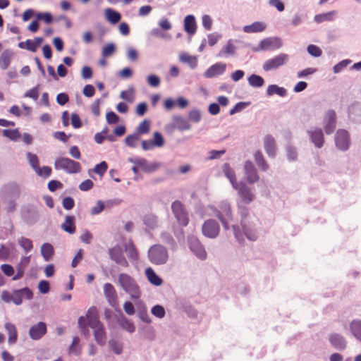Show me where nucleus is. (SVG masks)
Returning <instances> with one entry per match:
<instances>
[{"mask_svg": "<svg viewBox=\"0 0 361 361\" xmlns=\"http://www.w3.org/2000/svg\"><path fill=\"white\" fill-rule=\"evenodd\" d=\"M245 177L247 182L253 184L259 180L257 169L250 161H246L244 164Z\"/></svg>", "mask_w": 361, "mask_h": 361, "instance_id": "dca6fc26", "label": "nucleus"}, {"mask_svg": "<svg viewBox=\"0 0 361 361\" xmlns=\"http://www.w3.org/2000/svg\"><path fill=\"white\" fill-rule=\"evenodd\" d=\"M54 167L56 170L61 169L68 173H79L81 166L79 162L69 158L59 157L54 162Z\"/></svg>", "mask_w": 361, "mask_h": 361, "instance_id": "39448f33", "label": "nucleus"}, {"mask_svg": "<svg viewBox=\"0 0 361 361\" xmlns=\"http://www.w3.org/2000/svg\"><path fill=\"white\" fill-rule=\"evenodd\" d=\"M308 53L314 57H319L322 55V50L316 45L310 44L307 47Z\"/></svg>", "mask_w": 361, "mask_h": 361, "instance_id": "13d9d810", "label": "nucleus"}, {"mask_svg": "<svg viewBox=\"0 0 361 361\" xmlns=\"http://www.w3.org/2000/svg\"><path fill=\"white\" fill-rule=\"evenodd\" d=\"M350 329L355 337L361 341V322L353 321L350 324Z\"/></svg>", "mask_w": 361, "mask_h": 361, "instance_id": "a19ab883", "label": "nucleus"}, {"mask_svg": "<svg viewBox=\"0 0 361 361\" xmlns=\"http://www.w3.org/2000/svg\"><path fill=\"white\" fill-rule=\"evenodd\" d=\"M3 135L13 141H17L21 137L18 129H5L3 130Z\"/></svg>", "mask_w": 361, "mask_h": 361, "instance_id": "e433bc0d", "label": "nucleus"}, {"mask_svg": "<svg viewBox=\"0 0 361 361\" xmlns=\"http://www.w3.org/2000/svg\"><path fill=\"white\" fill-rule=\"evenodd\" d=\"M336 124V114L334 110H329L325 114L323 119V127L326 134L330 135L334 133Z\"/></svg>", "mask_w": 361, "mask_h": 361, "instance_id": "ddd939ff", "label": "nucleus"}, {"mask_svg": "<svg viewBox=\"0 0 361 361\" xmlns=\"http://www.w3.org/2000/svg\"><path fill=\"white\" fill-rule=\"evenodd\" d=\"M308 134L316 147L321 148L324 145V137L321 128H315L308 131Z\"/></svg>", "mask_w": 361, "mask_h": 361, "instance_id": "aec40b11", "label": "nucleus"}, {"mask_svg": "<svg viewBox=\"0 0 361 361\" xmlns=\"http://www.w3.org/2000/svg\"><path fill=\"white\" fill-rule=\"evenodd\" d=\"M238 191V195L245 204H250L254 199V194L251 189L243 182H239L233 187Z\"/></svg>", "mask_w": 361, "mask_h": 361, "instance_id": "4468645a", "label": "nucleus"}, {"mask_svg": "<svg viewBox=\"0 0 361 361\" xmlns=\"http://www.w3.org/2000/svg\"><path fill=\"white\" fill-rule=\"evenodd\" d=\"M29 262L30 257H25L21 259L20 262L16 267L17 272L16 274L13 276V280L16 281L23 276L25 267L29 264Z\"/></svg>", "mask_w": 361, "mask_h": 361, "instance_id": "a878e982", "label": "nucleus"}, {"mask_svg": "<svg viewBox=\"0 0 361 361\" xmlns=\"http://www.w3.org/2000/svg\"><path fill=\"white\" fill-rule=\"evenodd\" d=\"M288 61V54L284 53L279 54V55L266 61L263 64V69L265 71L275 70L284 65Z\"/></svg>", "mask_w": 361, "mask_h": 361, "instance_id": "9d476101", "label": "nucleus"}, {"mask_svg": "<svg viewBox=\"0 0 361 361\" xmlns=\"http://www.w3.org/2000/svg\"><path fill=\"white\" fill-rule=\"evenodd\" d=\"M235 52V48L230 42L227 43L223 48L219 51L218 54L219 57H227L228 55H232Z\"/></svg>", "mask_w": 361, "mask_h": 361, "instance_id": "58836bf2", "label": "nucleus"}, {"mask_svg": "<svg viewBox=\"0 0 361 361\" xmlns=\"http://www.w3.org/2000/svg\"><path fill=\"white\" fill-rule=\"evenodd\" d=\"M18 244L25 252H29L33 247L32 240L25 237L18 239Z\"/></svg>", "mask_w": 361, "mask_h": 361, "instance_id": "79ce46f5", "label": "nucleus"}, {"mask_svg": "<svg viewBox=\"0 0 361 361\" xmlns=\"http://www.w3.org/2000/svg\"><path fill=\"white\" fill-rule=\"evenodd\" d=\"M202 118L201 111L197 109H191L188 112V120L194 123H199Z\"/></svg>", "mask_w": 361, "mask_h": 361, "instance_id": "49530a36", "label": "nucleus"}, {"mask_svg": "<svg viewBox=\"0 0 361 361\" xmlns=\"http://www.w3.org/2000/svg\"><path fill=\"white\" fill-rule=\"evenodd\" d=\"M107 169V164L104 161L94 166V171L96 173L102 176L106 171Z\"/></svg>", "mask_w": 361, "mask_h": 361, "instance_id": "4d7b16f0", "label": "nucleus"}, {"mask_svg": "<svg viewBox=\"0 0 361 361\" xmlns=\"http://www.w3.org/2000/svg\"><path fill=\"white\" fill-rule=\"evenodd\" d=\"M41 253L44 259L46 261H49L54 254L52 245L49 243H44L41 247Z\"/></svg>", "mask_w": 361, "mask_h": 361, "instance_id": "f704fd0d", "label": "nucleus"}, {"mask_svg": "<svg viewBox=\"0 0 361 361\" xmlns=\"http://www.w3.org/2000/svg\"><path fill=\"white\" fill-rule=\"evenodd\" d=\"M223 171L224 175L228 178L230 180L233 188L235 186V185L238 184L239 182L236 180V176L234 171L230 167L228 164H225L223 166Z\"/></svg>", "mask_w": 361, "mask_h": 361, "instance_id": "473e14b6", "label": "nucleus"}, {"mask_svg": "<svg viewBox=\"0 0 361 361\" xmlns=\"http://www.w3.org/2000/svg\"><path fill=\"white\" fill-rule=\"evenodd\" d=\"M154 147H161L164 145V139L162 135L156 131L153 135V140H152Z\"/></svg>", "mask_w": 361, "mask_h": 361, "instance_id": "3c124183", "label": "nucleus"}, {"mask_svg": "<svg viewBox=\"0 0 361 361\" xmlns=\"http://www.w3.org/2000/svg\"><path fill=\"white\" fill-rule=\"evenodd\" d=\"M105 19L109 23H118L121 18V14L116 10L108 8L104 11Z\"/></svg>", "mask_w": 361, "mask_h": 361, "instance_id": "393cba45", "label": "nucleus"}, {"mask_svg": "<svg viewBox=\"0 0 361 361\" xmlns=\"http://www.w3.org/2000/svg\"><path fill=\"white\" fill-rule=\"evenodd\" d=\"M128 161L135 165L139 166L143 172L151 173L157 170L160 167L158 163H150L143 158L135 157L129 158Z\"/></svg>", "mask_w": 361, "mask_h": 361, "instance_id": "9b49d317", "label": "nucleus"}, {"mask_svg": "<svg viewBox=\"0 0 361 361\" xmlns=\"http://www.w3.org/2000/svg\"><path fill=\"white\" fill-rule=\"evenodd\" d=\"M140 140V136L136 133L132 135H128L126 139V143L128 147H135L136 142Z\"/></svg>", "mask_w": 361, "mask_h": 361, "instance_id": "603ef678", "label": "nucleus"}, {"mask_svg": "<svg viewBox=\"0 0 361 361\" xmlns=\"http://www.w3.org/2000/svg\"><path fill=\"white\" fill-rule=\"evenodd\" d=\"M26 157L27 158L30 165L33 169V170L35 171L39 166V159L37 156L31 152H27L26 154Z\"/></svg>", "mask_w": 361, "mask_h": 361, "instance_id": "09e8293b", "label": "nucleus"}, {"mask_svg": "<svg viewBox=\"0 0 361 361\" xmlns=\"http://www.w3.org/2000/svg\"><path fill=\"white\" fill-rule=\"evenodd\" d=\"M25 97H30L33 99L34 100H37L39 97V89L38 87H33L29 90H27L24 95Z\"/></svg>", "mask_w": 361, "mask_h": 361, "instance_id": "bf43d9fd", "label": "nucleus"}, {"mask_svg": "<svg viewBox=\"0 0 361 361\" xmlns=\"http://www.w3.org/2000/svg\"><path fill=\"white\" fill-rule=\"evenodd\" d=\"M74 219L73 216H66L65 221L61 225L62 229L70 234L74 233L76 230Z\"/></svg>", "mask_w": 361, "mask_h": 361, "instance_id": "c85d7f7f", "label": "nucleus"}, {"mask_svg": "<svg viewBox=\"0 0 361 361\" xmlns=\"http://www.w3.org/2000/svg\"><path fill=\"white\" fill-rule=\"evenodd\" d=\"M118 281L123 290L128 293L131 299H138L140 296V290L135 280L130 275L121 273L118 275Z\"/></svg>", "mask_w": 361, "mask_h": 361, "instance_id": "7ed1b4c3", "label": "nucleus"}, {"mask_svg": "<svg viewBox=\"0 0 361 361\" xmlns=\"http://www.w3.org/2000/svg\"><path fill=\"white\" fill-rule=\"evenodd\" d=\"M109 345L110 348L116 353V354H121L123 350V346L122 344L115 340H110L109 341Z\"/></svg>", "mask_w": 361, "mask_h": 361, "instance_id": "864d4df0", "label": "nucleus"}, {"mask_svg": "<svg viewBox=\"0 0 361 361\" xmlns=\"http://www.w3.org/2000/svg\"><path fill=\"white\" fill-rule=\"evenodd\" d=\"M39 290L42 294H46L49 291V283L47 281H41L38 285Z\"/></svg>", "mask_w": 361, "mask_h": 361, "instance_id": "774afa93", "label": "nucleus"}, {"mask_svg": "<svg viewBox=\"0 0 361 361\" xmlns=\"http://www.w3.org/2000/svg\"><path fill=\"white\" fill-rule=\"evenodd\" d=\"M104 294L109 305L115 307L117 304V293L115 288L110 283H106L103 286Z\"/></svg>", "mask_w": 361, "mask_h": 361, "instance_id": "a211bd4d", "label": "nucleus"}, {"mask_svg": "<svg viewBox=\"0 0 361 361\" xmlns=\"http://www.w3.org/2000/svg\"><path fill=\"white\" fill-rule=\"evenodd\" d=\"M35 18L32 23H38L44 21V23H51L54 20L52 15L49 12H37L32 8L27 9L23 14V20L27 22Z\"/></svg>", "mask_w": 361, "mask_h": 361, "instance_id": "0eeeda50", "label": "nucleus"}, {"mask_svg": "<svg viewBox=\"0 0 361 361\" xmlns=\"http://www.w3.org/2000/svg\"><path fill=\"white\" fill-rule=\"evenodd\" d=\"M47 187L51 192H54L57 189L62 188L63 184L59 180H51L48 183Z\"/></svg>", "mask_w": 361, "mask_h": 361, "instance_id": "680f3d73", "label": "nucleus"}, {"mask_svg": "<svg viewBox=\"0 0 361 361\" xmlns=\"http://www.w3.org/2000/svg\"><path fill=\"white\" fill-rule=\"evenodd\" d=\"M104 209V204L102 201L99 200L97 204L91 209L90 213L92 215H96L101 213Z\"/></svg>", "mask_w": 361, "mask_h": 361, "instance_id": "e2e57ef3", "label": "nucleus"}, {"mask_svg": "<svg viewBox=\"0 0 361 361\" xmlns=\"http://www.w3.org/2000/svg\"><path fill=\"white\" fill-rule=\"evenodd\" d=\"M149 261L154 264H164L169 259V253L165 247L157 244L152 245L148 250Z\"/></svg>", "mask_w": 361, "mask_h": 361, "instance_id": "20e7f679", "label": "nucleus"}, {"mask_svg": "<svg viewBox=\"0 0 361 361\" xmlns=\"http://www.w3.org/2000/svg\"><path fill=\"white\" fill-rule=\"evenodd\" d=\"M247 80L249 85L253 87H260L264 84V80L263 78L255 74H252L247 78Z\"/></svg>", "mask_w": 361, "mask_h": 361, "instance_id": "72a5a7b5", "label": "nucleus"}, {"mask_svg": "<svg viewBox=\"0 0 361 361\" xmlns=\"http://www.w3.org/2000/svg\"><path fill=\"white\" fill-rule=\"evenodd\" d=\"M120 97L121 99L128 101V102H133V90H124L121 92Z\"/></svg>", "mask_w": 361, "mask_h": 361, "instance_id": "052dcab7", "label": "nucleus"}, {"mask_svg": "<svg viewBox=\"0 0 361 361\" xmlns=\"http://www.w3.org/2000/svg\"><path fill=\"white\" fill-rule=\"evenodd\" d=\"M238 209L241 217V229L237 225L233 226V233L235 238L240 243L244 242L245 238L252 241L256 240L257 238V232L255 224L250 216L247 208L239 206Z\"/></svg>", "mask_w": 361, "mask_h": 361, "instance_id": "f257e3e1", "label": "nucleus"}, {"mask_svg": "<svg viewBox=\"0 0 361 361\" xmlns=\"http://www.w3.org/2000/svg\"><path fill=\"white\" fill-rule=\"evenodd\" d=\"M47 333V325L44 322H39L32 326L29 330V335L33 340L40 339Z\"/></svg>", "mask_w": 361, "mask_h": 361, "instance_id": "f3484780", "label": "nucleus"}, {"mask_svg": "<svg viewBox=\"0 0 361 361\" xmlns=\"http://www.w3.org/2000/svg\"><path fill=\"white\" fill-rule=\"evenodd\" d=\"M171 210L180 226H186L188 224L189 218L188 212L180 201H174L171 204Z\"/></svg>", "mask_w": 361, "mask_h": 361, "instance_id": "423d86ee", "label": "nucleus"}, {"mask_svg": "<svg viewBox=\"0 0 361 361\" xmlns=\"http://www.w3.org/2000/svg\"><path fill=\"white\" fill-rule=\"evenodd\" d=\"M329 341L335 348L338 350H343L346 346L345 341L343 336L337 334H331L329 337Z\"/></svg>", "mask_w": 361, "mask_h": 361, "instance_id": "b1692460", "label": "nucleus"}, {"mask_svg": "<svg viewBox=\"0 0 361 361\" xmlns=\"http://www.w3.org/2000/svg\"><path fill=\"white\" fill-rule=\"evenodd\" d=\"M80 338L78 336H75L73 338V341L71 345L69 347V352L71 353H74L76 355H79L81 353L82 349L79 345Z\"/></svg>", "mask_w": 361, "mask_h": 361, "instance_id": "37998d69", "label": "nucleus"}, {"mask_svg": "<svg viewBox=\"0 0 361 361\" xmlns=\"http://www.w3.org/2000/svg\"><path fill=\"white\" fill-rule=\"evenodd\" d=\"M287 94V91L284 87H279L276 85H269L267 89V94L268 96H272L277 94L280 97H285Z\"/></svg>", "mask_w": 361, "mask_h": 361, "instance_id": "7c9ffc66", "label": "nucleus"}, {"mask_svg": "<svg viewBox=\"0 0 361 361\" xmlns=\"http://www.w3.org/2000/svg\"><path fill=\"white\" fill-rule=\"evenodd\" d=\"M62 205L64 209L70 210L73 209L75 205L74 200L71 197H66L63 200Z\"/></svg>", "mask_w": 361, "mask_h": 361, "instance_id": "69168bd1", "label": "nucleus"}, {"mask_svg": "<svg viewBox=\"0 0 361 361\" xmlns=\"http://www.w3.org/2000/svg\"><path fill=\"white\" fill-rule=\"evenodd\" d=\"M255 161L261 171H266L269 169V164L264 159L262 152L257 151L255 154Z\"/></svg>", "mask_w": 361, "mask_h": 361, "instance_id": "c756f323", "label": "nucleus"}, {"mask_svg": "<svg viewBox=\"0 0 361 361\" xmlns=\"http://www.w3.org/2000/svg\"><path fill=\"white\" fill-rule=\"evenodd\" d=\"M86 319L88 326L93 329L94 339L98 345H104L106 341V335L104 325L98 319V313L96 307H90L87 314Z\"/></svg>", "mask_w": 361, "mask_h": 361, "instance_id": "f03ea898", "label": "nucleus"}, {"mask_svg": "<svg viewBox=\"0 0 361 361\" xmlns=\"http://www.w3.org/2000/svg\"><path fill=\"white\" fill-rule=\"evenodd\" d=\"M264 149L267 154L270 157H274L276 155V143L274 139L271 135H267L264 137Z\"/></svg>", "mask_w": 361, "mask_h": 361, "instance_id": "5701e85b", "label": "nucleus"}, {"mask_svg": "<svg viewBox=\"0 0 361 361\" xmlns=\"http://www.w3.org/2000/svg\"><path fill=\"white\" fill-rule=\"evenodd\" d=\"M190 248L200 259H204L206 258L207 253L197 240L195 239L190 241Z\"/></svg>", "mask_w": 361, "mask_h": 361, "instance_id": "4be33fe9", "label": "nucleus"}, {"mask_svg": "<svg viewBox=\"0 0 361 361\" xmlns=\"http://www.w3.org/2000/svg\"><path fill=\"white\" fill-rule=\"evenodd\" d=\"M152 314L158 318H163L165 315V310L161 305H155L152 308Z\"/></svg>", "mask_w": 361, "mask_h": 361, "instance_id": "6e6d98bb", "label": "nucleus"}, {"mask_svg": "<svg viewBox=\"0 0 361 361\" xmlns=\"http://www.w3.org/2000/svg\"><path fill=\"white\" fill-rule=\"evenodd\" d=\"M13 56V53L9 49H6L1 53L0 56V67L3 70L8 68Z\"/></svg>", "mask_w": 361, "mask_h": 361, "instance_id": "bb28decb", "label": "nucleus"}, {"mask_svg": "<svg viewBox=\"0 0 361 361\" xmlns=\"http://www.w3.org/2000/svg\"><path fill=\"white\" fill-rule=\"evenodd\" d=\"M336 15L335 11L329 12L323 14H318L314 16V20L317 23H321L324 21H332L334 20V16Z\"/></svg>", "mask_w": 361, "mask_h": 361, "instance_id": "4c0bfd02", "label": "nucleus"}, {"mask_svg": "<svg viewBox=\"0 0 361 361\" xmlns=\"http://www.w3.org/2000/svg\"><path fill=\"white\" fill-rule=\"evenodd\" d=\"M226 67L225 63H216L207 70L204 73V76L207 78H210L221 75L225 72Z\"/></svg>", "mask_w": 361, "mask_h": 361, "instance_id": "412c9836", "label": "nucleus"}, {"mask_svg": "<svg viewBox=\"0 0 361 361\" xmlns=\"http://www.w3.org/2000/svg\"><path fill=\"white\" fill-rule=\"evenodd\" d=\"M173 127L180 131H186L191 129L192 126L189 120L180 115H175L172 118Z\"/></svg>", "mask_w": 361, "mask_h": 361, "instance_id": "6ab92c4d", "label": "nucleus"}, {"mask_svg": "<svg viewBox=\"0 0 361 361\" xmlns=\"http://www.w3.org/2000/svg\"><path fill=\"white\" fill-rule=\"evenodd\" d=\"M5 329L7 330L8 334V342L9 344H13L16 342L18 338L17 330L14 324L11 323H6L5 324Z\"/></svg>", "mask_w": 361, "mask_h": 361, "instance_id": "2f4dec72", "label": "nucleus"}, {"mask_svg": "<svg viewBox=\"0 0 361 361\" xmlns=\"http://www.w3.org/2000/svg\"><path fill=\"white\" fill-rule=\"evenodd\" d=\"M216 217L221 222L226 230L229 229V222L232 221V212L231 205L228 202H222L220 206V210L216 213Z\"/></svg>", "mask_w": 361, "mask_h": 361, "instance_id": "1a4fd4ad", "label": "nucleus"}, {"mask_svg": "<svg viewBox=\"0 0 361 361\" xmlns=\"http://www.w3.org/2000/svg\"><path fill=\"white\" fill-rule=\"evenodd\" d=\"M180 61L183 63H188L192 68L196 67L197 64V58L186 53L180 55Z\"/></svg>", "mask_w": 361, "mask_h": 361, "instance_id": "c9c22d12", "label": "nucleus"}, {"mask_svg": "<svg viewBox=\"0 0 361 361\" xmlns=\"http://www.w3.org/2000/svg\"><path fill=\"white\" fill-rule=\"evenodd\" d=\"M35 171L39 176L47 178L51 176L52 170L51 167L44 166L42 168L39 166Z\"/></svg>", "mask_w": 361, "mask_h": 361, "instance_id": "de8ad7c7", "label": "nucleus"}, {"mask_svg": "<svg viewBox=\"0 0 361 361\" xmlns=\"http://www.w3.org/2000/svg\"><path fill=\"white\" fill-rule=\"evenodd\" d=\"M202 231L205 236L214 238L219 233V226L214 220L209 219L204 223Z\"/></svg>", "mask_w": 361, "mask_h": 361, "instance_id": "2eb2a0df", "label": "nucleus"}, {"mask_svg": "<svg viewBox=\"0 0 361 361\" xmlns=\"http://www.w3.org/2000/svg\"><path fill=\"white\" fill-rule=\"evenodd\" d=\"M115 46L112 43L106 44L102 49V56L104 57H108L112 55L115 52Z\"/></svg>", "mask_w": 361, "mask_h": 361, "instance_id": "5fc2aeb1", "label": "nucleus"}, {"mask_svg": "<svg viewBox=\"0 0 361 361\" xmlns=\"http://www.w3.org/2000/svg\"><path fill=\"white\" fill-rule=\"evenodd\" d=\"M108 254L109 258L116 264L125 268L128 267L129 263L124 256L122 247L119 245H116L109 248L108 250Z\"/></svg>", "mask_w": 361, "mask_h": 361, "instance_id": "6e6552de", "label": "nucleus"}, {"mask_svg": "<svg viewBox=\"0 0 361 361\" xmlns=\"http://www.w3.org/2000/svg\"><path fill=\"white\" fill-rule=\"evenodd\" d=\"M106 118L109 124H115L119 120L118 116L114 111L108 112L106 115Z\"/></svg>", "mask_w": 361, "mask_h": 361, "instance_id": "338daca9", "label": "nucleus"}, {"mask_svg": "<svg viewBox=\"0 0 361 361\" xmlns=\"http://www.w3.org/2000/svg\"><path fill=\"white\" fill-rule=\"evenodd\" d=\"M128 257L132 261H137L139 259V252L133 242H130L128 245Z\"/></svg>", "mask_w": 361, "mask_h": 361, "instance_id": "ea45409f", "label": "nucleus"}, {"mask_svg": "<svg viewBox=\"0 0 361 361\" xmlns=\"http://www.w3.org/2000/svg\"><path fill=\"white\" fill-rule=\"evenodd\" d=\"M120 325L121 327L124 329H126L127 331L130 333H133L135 331V326L133 322H131L130 320L127 319L126 318H122L120 321Z\"/></svg>", "mask_w": 361, "mask_h": 361, "instance_id": "8fccbe9b", "label": "nucleus"}, {"mask_svg": "<svg viewBox=\"0 0 361 361\" xmlns=\"http://www.w3.org/2000/svg\"><path fill=\"white\" fill-rule=\"evenodd\" d=\"M351 61L348 59L343 60L338 63L336 64L334 66V73H339L343 68L346 67L349 63H350Z\"/></svg>", "mask_w": 361, "mask_h": 361, "instance_id": "0e129e2a", "label": "nucleus"}, {"mask_svg": "<svg viewBox=\"0 0 361 361\" xmlns=\"http://www.w3.org/2000/svg\"><path fill=\"white\" fill-rule=\"evenodd\" d=\"M264 29V24H250L248 25H245L243 27V30L245 32H257L263 31Z\"/></svg>", "mask_w": 361, "mask_h": 361, "instance_id": "a18cd8bd", "label": "nucleus"}, {"mask_svg": "<svg viewBox=\"0 0 361 361\" xmlns=\"http://www.w3.org/2000/svg\"><path fill=\"white\" fill-rule=\"evenodd\" d=\"M145 274L148 281L152 284L157 286H161L162 284V279L156 274L154 271L151 267H148L146 269Z\"/></svg>", "mask_w": 361, "mask_h": 361, "instance_id": "cd10ccee", "label": "nucleus"}, {"mask_svg": "<svg viewBox=\"0 0 361 361\" xmlns=\"http://www.w3.org/2000/svg\"><path fill=\"white\" fill-rule=\"evenodd\" d=\"M150 130V121L149 120H144L142 121L138 126L137 127L136 133L140 134H147L149 132Z\"/></svg>", "mask_w": 361, "mask_h": 361, "instance_id": "c03bdc74", "label": "nucleus"}, {"mask_svg": "<svg viewBox=\"0 0 361 361\" xmlns=\"http://www.w3.org/2000/svg\"><path fill=\"white\" fill-rule=\"evenodd\" d=\"M335 143L337 148L341 151L347 150L350 144L349 133L347 130L339 129L335 135Z\"/></svg>", "mask_w": 361, "mask_h": 361, "instance_id": "f8f14e48", "label": "nucleus"}]
</instances>
